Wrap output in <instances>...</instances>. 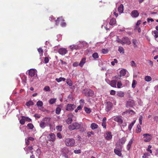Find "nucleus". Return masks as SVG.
<instances>
[{"mask_svg":"<svg viewBox=\"0 0 158 158\" xmlns=\"http://www.w3.org/2000/svg\"><path fill=\"white\" fill-rule=\"evenodd\" d=\"M65 143L67 146L73 147L75 143V140L73 138H68L65 139Z\"/></svg>","mask_w":158,"mask_h":158,"instance_id":"obj_1","label":"nucleus"},{"mask_svg":"<svg viewBox=\"0 0 158 158\" xmlns=\"http://www.w3.org/2000/svg\"><path fill=\"white\" fill-rule=\"evenodd\" d=\"M81 124L78 123H73L72 124L70 125L69 127V129L72 131L75 129H79L81 127Z\"/></svg>","mask_w":158,"mask_h":158,"instance_id":"obj_2","label":"nucleus"},{"mask_svg":"<svg viewBox=\"0 0 158 158\" xmlns=\"http://www.w3.org/2000/svg\"><path fill=\"white\" fill-rule=\"evenodd\" d=\"M122 150V147L120 145L119 146L118 144H116V148L114 149V152L115 154L118 155L119 156H121L122 153L121 151Z\"/></svg>","mask_w":158,"mask_h":158,"instance_id":"obj_3","label":"nucleus"},{"mask_svg":"<svg viewBox=\"0 0 158 158\" xmlns=\"http://www.w3.org/2000/svg\"><path fill=\"white\" fill-rule=\"evenodd\" d=\"M83 93L86 96L92 97L94 95V92L89 89H86L84 90Z\"/></svg>","mask_w":158,"mask_h":158,"instance_id":"obj_4","label":"nucleus"},{"mask_svg":"<svg viewBox=\"0 0 158 158\" xmlns=\"http://www.w3.org/2000/svg\"><path fill=\"white\" fill-rule=\"evenodd\" d=\"M61 151L62 152L63 156L66 158H68L69 157L67 154L69 152L68 148L67 147H65L61 149Z\"/></svg>","mask_w":158,"mask_h":158,"instance_id":"obj_5","label":"nucleus"},{"mask_svg":"<svg viewBox=\"0 0 158 158\" xmlns=\"http://www.w3.org/2000/svg\"><path fill=\"white\" fill-rule=\"evenodd\" d=\"M144 141L145 142H149L152 139V136L149 134H145L143 135Z\"/></svg>","mask_w":158,"mask_h":158,"instance_id":"obj_6","label":"nucleus"},{"mask_svg":"<svg viewBox=\"0 0 158 158\" xmlns=\"http://www.w3.org/2000/svg\"><path fill=\"white\" fill-rule=\"evenodd\" d=\"M112 106L113 104L111 102H106L105 104L106 111L107 112L110 111L111 110Z\"/></svg>","mask_w":158,"mask_h":158,"instance_id":"obj_7","label":"nucleus"},{"mask_svg":"<svg viewBox=\"0 0 158 158\" xmlns=\"http://www.w3.org/2000/svg\"><path fill=\"white\" fill-rule=\"evenodd\" d=\"M122 41L123 45L125 44L129 45L131 44V42L129 39L127 37H124L123 38Z\"/></svg>","mask_w":158,"mask_h":158,"instance_id":"obj_8","label":"nucleus"},{"mask_svg":"<svg viewBox=\"0 0 158 158\" xmlns=\"http://www.w3.org/2000/svg\"><path fill=\"white\" fill-rule=\"evenodd\" d=\"M50 118L49 117H46L44 118L43 121H42L43 123L47 126H51V121H50Z\"/></svg>","mask_w":158,"mask_h":158,"instance_id":"obj_9","label":"nucleus"},{"mask_svg":"<svg viewBox=\"0 0 158 158\" xmlns=\"http://www.w3.org/2000/svg\"><path fill=\"white\" fill-rule=\"evenodd\" d=\"M76 106L73 104H68L66 107V110H73L75 108Z\"/></svg>","mask_w":158,"mask_h":158,"instance_id":"obj_10","label":"nucleus"},{"mask_svg":"<svg viewBox=\"0 0 158 158\" xmlns=\"http://www.w3.org/2000/svg\"><path fill=\"white\" fill-rule=\"evenodd\" d=\"M114 120L115 121L118 122L119 124H122L123 123V120L122 119V117L121 116H118L115 117Z\"/></svg>","mask_w":158,"mask_h":158,"instance_id":"obj_11","label":"nucleus"},{"mask_svg":"<svg viewBox=\"0 0 158 158\" xmlns=\"http://www.w3.org/2000/svg\"><path fill=\"white\" fill-rule=\"evenodd\" d=\"M58 52L60 54L63 56L66 54L67 51L66 49L62 48L59 49Z\"/></svg>","mask_w":158,"mask_h":158,"instance_id":"obj_12","label":"nucleus"},{"mask_svg":"<svg viewBox=\"0 0 158 158\" xmlns=\"http://www.w3.org/2000/svg\"><path fill=\"white\" fill-rule=\"evenodd\" d=\"M134 105V101L131 99L127 101L126 106L127 107H132Z\"/></svg>","mask_w":158,"mask_h":158,"instance_id":"obj_13","label":"nucleus"},{"mask_svg":"<svg viewBox=\"0 0 158 158\" xmlns=\"http://www.w3.org/2000/svg\"><path fill=\"white\" fill-rule=\"evenodd\" d=\"M139 14L138 11L136 10L132 11L131 14V16L132 17L135 18L139 16Z\"/></svg>","mask_w":158,"mask_h":158,"instance_id":"obj_14","label":"nucleus"},{"mask_svg":"<svg viewBox=\"0 0 158 158\" xmlns=\"http://www.w3.org/2000/svg\"><path fill=\"white\" fill-rule=\"evenodd\" d=\"M36 70L34 69H30L29 71V75L31 77H33L36 74Z\"/></svg>","mask_w":158,"mask_h":158,"instance_id":"obj_15","label":"nucleus"},{"mask_svg":"<svg viewBox=\"0 0 158 158\" xmlns=\"http://www.w3.org/2000/svg\"><path fill=\"white\" fill-rule=\"evenodd\" d=\"M48 138L49 141H53L55 139V135L54 133H51L48 136Z\"/></svg>","mask_w":158,"mask_h":158,"instance_id":"obj_16","label":"nucleus"},{"mask_svg":"<svg viewBox=\"0 0 158 158\" xmlns=\"http://www.w3.org/2000/svg\"><path fill=\"white\" fill-rule=\"evenodd\" d=\"M73 116V115L72 114H69L68 115V118L66 120V123L68 124H70L73 121L72 117Z\"/></svg>","mask_w":158,"mask_h":158,"instance_id":"obj_17","label":"nucleus"},{"mask_svg":"<svg viewBox=\"0 0 158 158\" xmlns=\"http://www.w3.org/2000/svg\"><path fill=\"white\" fill-rule=\"evenodd\" d=\"M104 136L106 139L107 140L110 139L112 138L111 133L110 132H106Z\"/></svg>","mask_w":158,"mask_h":158,"instance_id":"obj_18","label":"nucleus"},{"mask_svg":"<svg viewBox=\"0 0 158 158\" xmlns=\"http://www.w3.org/2000/svg\"><path fill=\"white\" fill-rule=\"evenodd\" d=\"M126 138L125 137H123L121 139H120L119 140L118 142L119 145V146L120 145L121 146V144L122 145H123V144H124V143L126 142Z\"/></svg>","mask_w":158,"mask_h":158,"instance_id":"obj_19","label":"nucleus"},{"mask_svg":"<svg viewBox=\"0 0 158 158\" xmlns=\"http://www.w3.org/2000/svg\"><path fill=\"white\" fill-rule=\"evenodd\" d=\"M124 10V6L123 5L121 4L118 8V11L120 13V14L122 13L123 12Z\"/></svg>","mask_w":158,"mask_h":158,"instance_id":"obj_20","label":"nucleus"},{"mask_svg":"<svg viewBox=\"0 0 158 158\" xmlns=\"http://www.w3.org/2000/svg\"><path fill=\"white\" fill-rule=\"evenodd\" d=\"M69 47L72 51H73L74 49L77 50L79 49V47L78 45H76L73 44L70 45Z\"/></svg>","mask_w":158,"mask_h":158,"instance_id":"obj_21","label":"nucleus"},{"mask_svg":"<svg viewBox=\"0 0 158 158\" xmlns=\"http://www.w3.org/2000/svg\"><path fill=\"white\" fill-rule=\"evenodd\" d=\"M86 58H83L81 60L79 64V66L81 67H82L84 64H85L86 62Z\"/></svg>","mask_w":158,"mask_h":158,"instance_id":"obj_22","label":"nucleus"},{"mask_svg":"<svg viewBox=\"0 0 158 158\" xmlns=\"http://www.w3.org/2000/svg\"><path fill=\"white\" fill-rule=\"evenodd\" d=\"M98 127V125L96 123H93L90 126V128L93 130L97 129Z\"/></svg>","mask_w":158,"mask_h":158,"instance_id":"obj_23","label":"nucleus"},{"mask_svg":"<svg viewBox=\"0 0 158 158\" xmlns=\"http://www.w3.org/2000/svg\"><path fill=\"white\" fill-rule=\"evenodd\" d=\"M117 83L116 80H113L111 81L110 83V85L113 87H116V84Z\"/></svg>","mask_w":158,"mask_h":158,"instance_id":"obj_24","label":"nucleus"},{"mask_svg":"<svg viewBox=\"0 0 158 158\" xmlns=\"http://www.w3.org/2000/svg\"><path fill=\"white\" fill-rule=\"evenodd\" d=\"M56 22V25H58L59 22L61 23L63 21H64V20L62 19V17L58 18L56 20H55Z\"/></svg>","mask_w":158,"mask_h":158,"instance_id":"obj_25","label":"nucleus"},{"mask_svg":"<svg viewBox=\"0 0 158 158\" xmlns=\"http://www.w3.org/2000/svg\"><path fill=\"white\" fill-rule=\"evenodd\" d=\"M116 19L114 18H112L110 20V22H109V24L110 25H113L115 24L116 23Z\"/></svg>","mask_w":158,"mask_h":158,"instance_id":"obj_26","label":"nucleus"},{"mask_svg":"<svg viewBox=\"0 0 158 158\" xmlns=\"http://www.w3.org/2000/svg\"><path fill=\"white\" fill-rule=\"evenodd\" d=\"M126 70L125 69H122L120 72V76L122 77L124 76L126 74Z\"/></svg>","mask_w":158,"mask_h":158,"instance_id":"obj_27","label":"nucleus"},{"mask_svg":"<svg viewBox=\"0 0 158 158\" xmlns=\"http://www.w3.org/2000/svg\"><path fill=\"white\" fill-rule=\"evenodd\" d=\"M152 35L154 36L155 39L158 37V31L156 30L152 31Z\"/></svg>","mask_w":158,"mask_h":158,"instance_id":"obj_28","label":"nucleus"},{"mask_svg":"<svg viewBox=\"0 0 158 158\" xmlns=\"http://www.w3.org/2000/svg\"><path fill=\"white\" fill-rule=\"evenodd\" d=\"M133 143V140L131 139L129 142L128 144L127 145V149L128 150H129L130 148L131 147Z\"/></svg>","mask_w":158,"mask_h":158,"instance_id":"obj_29","label":"nucleus"},{"mask_svg":"<svg viewBox=\"0 0 158 158\" xmlns=\"http://www.w3.org/2000/svg\"><path fill=\"white\" fill-rule=\"evenodd\" d=\"M25 104L27 106L30 107L34 105V102L31 101H29L27 102Z\"/></svg>","mask_w":158,"mask_h":158,"instance_id":"obj_30","label":"nucleus"},{"mask_svg":"<svg viewBox=\"0 0 158 158\" xmlns=\"http://www.w3.org/2000/svg\"><path fill=\"white\" fill-rule=\"evenodd\" d=\"M60 105H58L56 108V113L57 114H59L61 110V108L60 107Z\"/></svg>","mask_w":158,"mask_h":158,"instance_id":"obj_31","label":"nucleus"},{"mask_svg":"<svg viewBox=\"0 0 158 158\" xmlns=\"http://www.w3.org/2000/svg\"><path fill=\"white\" fill-rule=\"evenodd\" d=\"M56 80L58 82H60L62 81H64L65 80V79L64 77H60L58 78H56Z\"/></svg>","mask_w":158,"mask_h":158,"instance_id":"obj_32","label":"nucleus"},{"mask_svg":"<svg viewBox=\"0 0 158 158\" xmlns=\"http://www.w3.org/2000/svg\"><path fill=\"white\" fill-rule=\"evenodd\" d=\"M135 121H134L129 125L128 127V129L130 131H131V128L133 126L134 124L135 123Z\"/></svg>","mask_w":158,"mask_h":158,"instance_id":"obj_33","label":"nucleus"},{"mask_svg":"<svg viewBox=\"0 0 158 158\" xmlns=\"http://www.w3.org/2000/svg\"><path fill=\"white\" fill-rule=\"evenodd\" d=\"M132 43L134 44V48H136L137 47L138 42L135 39H133Z\"/></svg>","mask_w":158,"mask_h":158,"instance_id":"obj_34","label":"nucleus"},{"mask_svg":"<svg viewBox=\"0 0 158 158\" xmlns=\"http://www.w3.org/2000/svg\"><path fill=\"white\" fill-rule=\"evenodd\" d=\"M36 105L38 107H42L43 105V102L41 101H39L37 102Z\"/></svg>","mask_w":158,"mask_h":158,"instance_id":"obj_35","label":"nucleus"},{"mask_svg":"<svg viewBox=\"0 0 158 158\" xmlns=\"http://www.w3.org/2000/svg\"><path fill=\"white\" fill-rule=\"evenodd\" d=\"M118 51L120 53H124V49L121 46L119 47Z\"/></svg>","mask_w":158,"mask_h":158,"instance_id":"obj_36","label":"nucleus"},{"mask_svg":"<svg viewBox=\"0 0 158 158\" xmlns=\"http://www.w3.org/2000/svg\"><path fill=\"white\" fill-rule=\"evenodd\" d=\"M40 127L43 129L46 126H47L42 121L40 123Z\"/></svg>","mask_w":158,"mask_h":158,"instance_id":"obj_37","label":"nucleus"},{"mask_svg":"<svg viewBox=\"0 0 158 158\" xmlns=\"http://www.w3.org/2000/svg\"><path fill=\"white\" fill-rule=\"evenodd\" d=\"M145 81L149 82L151 81L152 78L149 76H146L145 77Z\"/></svg>","mask_w":158,"mask_h":158,"instance_id":"obj_38","label":"nucleus"},{"mask_svg":"<svg viewBox=\"0 0 158 158\" xmlns=\"http://www.w3.org/2000/svg\"><path fill=\"white\" fill-rule=\"evenodd\" d=\"M84 110L85 112L87 113H90L91 111L90 109L86 107H84Z\"/></svg>","mask_w":158,"mask_h":158,"instance_id":"obj_39","label":"nucleus"},{"mask_svg":"<svg viewBox=\"0 0 158 158\" xmlns=\"http://www.w3.org/2000/svg\"><path fill=\"white\" fill-rule=\"evenodd\" d=\"M141 131V127L139 125L137 126V129L136 130V132L137 133H140Z\"/></svg>","mask_w":158,"mask_h":158,"instance_id":"obj_40","label":"nucleus"},{"mask_svg":"<svg viewBox=\"0 0 158 158\" xmlns=\"http://www.w3.org/2000/svg\"><path fill=\"white\" fill-rule=\"evenodd\" d=\"M150 156V155L149 153H145L142 156L143 158H148V156Z\"/></svg>","mask_w":158,"mask_h":158,"instance_id":"obj_41","label":"nucleus"},{"mask_svg":"<svg viewBox=\"0 0 158 158\" xmlns=\"http://www.w3.org/2000/svg\"><path fill=\"white\" fill-rule=\"evenodd\" d=\"M66 83L70 86H71L72 85V81L70 79L67 80Z\"/></svg>","mask_w":158,"mask_h":158,"instance_id":"obj_42","label":"nucleus"},{"mask_svg":"<svg viewBox=\"0 0 158 158\" xmlns=\"http://www.w3.org/2000/svg\"><path fill=\"white\" fill-rule=\"evenodd\" d=\"M119 125L121 127L122 129L123 128H124L125 127H126L127 126V123L125 122H123L122 124H119Z\"/></svg>","mask_w":158,"mask_h":158,"instance_id":"obj_43","label":"nucleus"},{"mask_svg":"<svg viewBox=\"0 0 158 158\" xmlns=\"http://www.w3.org/2000/svg\"><path fill=\"white\" fill-rule=\"evenodd\" d=\"M56 101V99L52 98L49 100V103L51 104H53Z\"/></svg>","mask_w":158,"mask_h":158,"instance_id":"obj_44","label":"nucleus"},{"mask_svg":"<svg viewBox=\"0 0 158 158\" xmlns=\"http://www.w3.org/2000/svg\"><path fill=\"white\" fill-rule=\"evenodd\" d=\"M38 51L40 54H41V55L42 56L43 55V50L41 48H39L38 49Z\"/></svg>","mask_w":158,"mask_h":158,"instance_id":"obj_45","label":"nucleus"},{"mask_svg":"<svg viewBox=\"0 0 158 158\" xmlns=\"http://www.w3.org/2000/svg\"><path fill=\"white\" fill-rule=\"evenodd\" d=\"M130 65L132 67H135L136 64L134 61L132 60L130 62Z\"/></svg>","mask_w":158,"mask_h":158,"instance_id":"obj_46","label":"nucleus"},{"mask_svg":"<svg viewBox=\"0 0 158 158\" xmlns=\"http://www.w3.org/2000/svg\"><path fill=\"white\" fill-rule=\"evenodd\" d=\"M92 56L95 59L98 58V54L96 52L94 53L92 55Z\"/></svg>","mask_w":158,"mask_h":158,"instance_id":"obj_47","label":"nucleus"},{"mask_svg":"<svg viewBox=\"0 0 158 158\" xmlns=\"http://www.w3.org/2000/svg\"><path fill=\"white\" fill-rule=\"evenodd\" d=\"M108 50L107 49L103 48L102 50V52L104 54H105L108 53Z\"/></svg>","mask_w":158,"mask_h":158,"instance_id":"obj_48","label":"nucleus"},{"mask_svg":"<svg viewBox=\"0 0 158 158\" xmlns=\"http://www.w3.org/2000/svg\"><path fill=\"white\" fill-rule=\"evenodd\" d=\"M27 126L28 127L29 129H32L34 127L33 125L31 123H28L27 124Z\"/></svg>","mask_w":158,"mask_h":158,"instance_id":"obj_49","label":"nucleus"},{"mask_svg":"<svg viewBox=\"0 0 158 158\" xmlns=\"http://www.w3.org/2000/svg\"><path fill=\"white\" fill-rule=\"evenodd\" d=\"M136 84V81L135 80H133L132 81V87L133 88H134L135 87V85Z\"/></svg>","mask_w":158,"mask_h":158,"instance_id":"obj_50","label":"nucleus"},{"mask_svg":"<svg viewBox=\"0 0 158 158\" xmlns=\"http://www.w3.org/2000/svg\"><path fill=\"white\" fill-rule=\"evenodd\" d=\"M117 63L118 61L116 59H114V61L111 62V64L112 65H114L115 64V63Z\"/></svg>","mask_w":158,"mask_h":158,"instance_id":"obj_51","label":"nucleus"},{"mask_svg":"<svg viewBox=\"0 0 158 158\" xmlns=\"http://www.w3.org/2000/svg\"><path fill=\"white\" fill-rule=\"evenodd\" d=\"M62 126H58L56 127V129L59 131H61L62 130Z\"/></svg>","mask_w":158,"mask_h":158,"instance_id":"obj_52","label":"nucleus"},{"mask_svg":"<svg viewBox=\"0 0 158 158\" xmlns=\"http://www.w3.org/2000/svg\"><path fill=\"white\" fill-rule=\"evenodd\" d=\"M44 90L47 91H49L50 90L49 87L48 86H46L44 87Z\"/></svg>","mask_w":158,"mask_h":158,"instance_id":"obj_53","label":"nucleus"},{"mask_svg":"<svg viewBox=\"0 0 158 158\" xmlns=\"http://www.w3.org/2000/svg\"><path fill=\"white\" fill-rule=\"evenodd\" d=\"M118 95L120 97H123L124 96V94L123 92H120L118 93Z\"/></svg>","mask_w":158,"mask_h":158,"instance_id":"obj_54","label":"nucleus"},{"mask_svg":"<svg viewBox=\"0 0 158 158\" xmlns=\"http://www.w3.org/2000/svg\"><path fill=\"white\" fill-rule=\"evenodd\" d=\"M143 120V117L142 116H140L139 118V124L140 125L142 124V120Z\"/></svg>","mask_w":158,"mask_h":158,"instance_id":"obj_55","label":"nucleus"},{"mask_svg":"<svg viewBox=\"0 0 158 158\" xmlns=\"http://www.w3.org/2000/svg\"><path fill=\"white\" fill-rule=\"evenodd\" d=\"M25 120L23 119H21L20 121V123L22 125H23L25 123Z\"/></svg>","mask_w":158,"mask_h":158,"instance_id":"obj_56","label":"nucleus"},{"mask_svg":"<svg viewBox=\"0 0 158 158\" xmlns=\"http://www.w3.org/2000/svg\"><path fill=\"white\" fill-rule=\"evenodd\" d=\"M44 60L45 63H47L48 62L49 60L48 58V57H45L44 58Z\"/></svg>","mask_w":158,"mask_h":158,"instance_id":"obj_57","label":"nucleus"},{"mask_svg":"<svg viewBox=\"0 0 158 158\" xmlns=\"http://www.w3.org/2000/svg\"><path fill=\"white\" fill-rule=\"evenodd\" d=\"M74 152L75 154H78L81 152V150L80 149L75 150L74 151Z\"/></svg>","mask_w":158,"mask_h":158,"instance_id":"obj_58","label":"nucleus"},{"mask_svg":"<svg viewBox=\"0 0 158 158\" xmlns=\"http://www.w3.org/2000/svg\"><path fill=\"white\" fill-rule=\"evenodd\" d=\"M117 85V87L118 88H120L122 85V84L120 82H118Z\"/></svg>","mask_w":158,"mask_h":158,"instance_id":"obj_59","label":"nucleus"},{"mask_svg":"<svg viewBox=\"0 0 158 158\" xmlns=\"http://www.w3.org/2000/svg\"><path fill=\"white\" fill-rule=\"evenodd\" d=\"M79 65L78 62H75L73 64V66L74 67H77Z\"/></svg>","mask_w":158,"mask_h":158,"instance_id":"obj_60","label":"nucleus"},{"mask_svg":"<svg viewBox=\"0 0 158 158\" xmlns=\"http://www.w3.org/2000/svg\"><path fill=\"white\" fill-rule=\"evenodd\" d=\"M102 125L104 128L105 129L106 128V122H103Z\"/></svg>","mask_w":158,"mask_h":158,"instance_id":"obj_61","label":"nucleus"},{"mask_svg":"<svg viewBox=\"0 0 158 158\" xmlns=\"http://www.w3.org/2000/svg\"><path fill=\"white\" fill-rule=\"evenodd\" d=\"M57 136L60 139L62 138V136L60 133H57Z\"/></svg>","mask_w":158,"mask_h":158,"instance_id":"obj_62","label":"nucleus"},{"mask_svg":"<svg viewBox=\"0 0 158 158\" xmlns=\"http://www.w3.org/2000/svg\"><path fill=\"white\" fill-rule=\"evenodd\" d=\"M61 26L63 27H64L66 25V24L64 22H61L60 24Z\"/></svg>","mask_w":158,"mask_h":158,"instance_id":"obj_63","label":"nucleus"},{"mask_svg":"<svg viewBox=\"0 0 158 158\" xmlns=\"http://www.w3.org/2000/svg\"><path fill=\"white\" fill-rule=\"evenodd\" d=\"M115 94V91L114 90H111L110 91V94L112 95H114Z\"/></svg>","mask_w":158,"mask_h":158,"instance_id":"obj_64","label":"nucleus"}]
</instances>
